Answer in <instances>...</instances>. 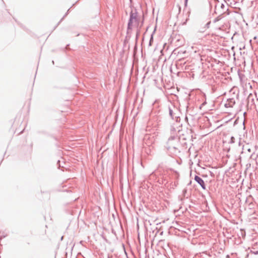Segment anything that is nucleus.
I'll list each match as a JSON object with an SVG mask.
<instances>
[{
	"instance_id": "nucleus-34",
	"label": "nucleus",
	"mask_w": 258,
	"mask_h": 258,
	"mask_svg": "<svg viewBox=\"0 0 258 258\" xmlns=\"http://www.w3.org/2000/svg\"><path fill=\"white\" fill-rule=\"evenodd\" d=\"M206 103V102H204V103L202 104V105H205Z\"/></svg>"
},
{
	"instance_id": "nucleus-2",
	"label": "nucleus",
	"mask_w": 258,
	"mask_h": 258,
	"mask_svg": "<svg viewBox=\"0 0 258 258\" xmlns=\"http://www.w3.org/2000/svg\"><path fill=\"white\" fill-rule=\"evenodd\" d=\"M135 21V22H138V12L137 11V9L136 8H134V9H132L131 12L130 14V18L128 21L127 23V31L129 30L132 29V26H133V21Z\"/></svg>"
},
{
	"instance_id": "nucleus-9",
	"label": "nucleus",
	"mask_w": 258,
	"mask_h": 258,
	"mask_svg": "<svg viewBox=\"0 0 258 258\" xmlns=\"http://www.w3.org/2000/svg\"><path fill=\"white\" fill-rule=\"evenodd\" d=\"M182 195L183 198H181L180 200L182 201L183 198L187 199L190 195V194L187 192V189L186 188H184L182 191Z\"/></svg>"
},
{
	"instance_id": "nucleus-28",
	"label": "nucleus",
	"mask_w": 258,
	"mask_h": 258,
	"mask_svg": "<svg viewBox=\"0 0 258 258\" xmlns=\"http://www.w3.org/2000/svg\"><path fill=\"white\" fill-rule=\"evenodd\" d=\"M249 206H250V208L251 209V208H252V206H253V204H249Z\"/></svg>"
},
{
	"instance_id": "nucleus-26",
	"label": "nucleus",
	"mask_w": 258,
	"mask_h": 258,
	"mask_svg": "<svg viewBox=\"0 0 258 258\" xmlns=\"http://www.w3.org/2000/svg\"><path fill=\"white\" fill-rule=\"evenodd\" d=\"M247 151L249 153L251 152V149L250 148L247 149Z\"/></svg>"
},
{
	"instance_id": "nucleus-29",
	"label": "nucleus",
	"mask_w": 258,
	"mask_h": 258,
	"mask_svg": "<svg viewBox=\"0 0 258 258\" xmlns=\"http://www.w3.org/2000/svg\"><path fill=\"white\" fill-rule=\"evenodd\" d=\"M191 183V181H190V182L187 184V185H189Z\"/></svg>"
},
{
	"instance_id": "nucleus-23",
	"label": "nucleus",
	"mask_w": 258,
	"mask_h": 258,
	"mask_svg": "<svg viewBox=\"0 0 258 258\" xmlns=\"http://www.w3.org/2000/svg\"><path fill=\"white\" fill-rule=\"evenodd\" d=\"M158 181L160 184H163V183H164V182L165 181V179H162V182H161L159 180Z\"/></svg>"
},
{
	"instance_id": "nucleus-30",
	"label": "nucleus",
	"mask_w": 258,
	"mask_h": 258,
	"mask_svg": "<svg viewBox=\"0 0 258 258\" xmlns=\"http://www.w3.org/2000/svg\"><path fill=\"white\" fill-rule=\"evenodd\" d=\"M257 39V36H254L253 37V39L256 40Z\"/></svg>"
},
{
	"instance_id": "nucleus-17",
	"label": "nucleus",
	"mask_w": 258,
	"mask_h": 258,
	"mask_svg": "<svg viewBox=\"0 0 258 258\" xmlns=\"http://www.w3.org/2000/svg\"><path fill=\"white\" fill-rule=\"evenodd\" d=\"M174 173H175V178L177 180L179 177V174L176 171H174Z\"/></svg>"
},
{
	"instance_id": "nucleus-27",
	"label": "nucleus",
	"mask_w": 258,
	"mask_h": 258,
	"mask_svg": "<svg viewBox=\"0 0 258 258\" xmlns=\"http://www.w3.org/2000/svg\"><path fill=\"white\" fill-rule=\"evenodd\" d=\"M177 184H178V181H175L174 182V185L175 186H176Z\"/></svg>"
},
{
	"instance_id": "nucleus-37",
	"label": "nucleus",
	"mask_w": 258,
	"mask_h": 258,
	"mask_svg": "<svg viewBox=\"0 0 258 258\" xmlns=\"http://www.w3.org/2000/svg\"><path fill=\"white\" fill-rule=\"evenodd\" d=\"M111 257H112V256H108V258H111Z\"/></svg>"
},
{
	"instance_id": "nucleus-5",
	"label": "nucleus",
	"mask_w": 258,
	"mask_h": 258,
	"mask_svg": "<svg viewBox=\"0 0 258 258\" xmlns=\"http://www.w3.org/2000/svg\"><path fill=\"white\" fill-rule=\"evenodd\" d=\"M179 144H176L175 146L173 147H171V149L168 151V153L171 154V155H177L180 152V151L179 149Z\"/></svg>"
},
{
	"instance_id": "nucleus-24",
	"label": "nucleus",
	"mask_w": 258,
	"mask_h": 258,
	"mask_svg": "<svg viewBox=\"0 0 258 258\" xmlns=\"http://www.w3.org/2000/svg\"><path fill=\"white\" fill-rule=\"evenodd\" d=\"M182 59H180L178 60V63H179V62H180V64H182Z\"/></svg>"
},
{
	"instance_id": "nucleus-13",
	"label": "nucleus",
	"mask_w": 258,
	"mask_h": 258,
	"mask_svg": "<svg viewBox=\"0 0 258 258\" xmlns=\"http://www.w3.org/2000/svg\"><path fill=\"white\" fill-rule=\"evenodd\" d=\"M247 100L248 101L251 100V103L253 104L254 103V98L253 95L251 93H250L248 96Z\"/></svg>"
},
{
	"instance_id": "nucleus-31",
	"label": "nucleus",
	"mask_w": 258,
	"mask_h": 258,
	"mask_svg": "<svg viewBox=\"0 0 258 258\" xmlns=\"http://www.w3.org/2000/svg\"><path fill=\"white\" fill-rule=\"evenodd\" d=\"M59 163H60V161H59V160H58V161H57V164H58V165H59V166H60V165H59Z\"/></svg>"
},
{
	"instance_id": "nucleus-3",
	"label": "nucleus",
	"mask_w": 258,
	"mask_h": 258,
	"mask_svg": "<svg viewBox=\"0 0 258 258\" xmlns=\"http://www.w3.org/2000/svg\"><path fill=\"white\" fill-rule=\"evenodd\" d=\"M179 143V138L177 136H171L168 141H167L165 148L167 149V151L171 149V147L175 146Z\"/></svg>"
},
{
	"instance_id": "nucleus-38",
	"label": "nucleus",
	"mask_w": 258,
	"mask_h": 258,
	"mask_svg": "<svg viewBox=\"0 0 258 258\" xmlns=\"http://www.w3.org/2000/svg\"><path fill=\"white\" fill-rule=\"evenodd\" d=\"M52 63H53V64H54V61H53V60H52Z\"/></svg>"
},
{
	"instance_id": "nucleus-21",
	"label": "nucleus",
	"mask_w": 258,
	"mask_h": 258,
	"mask_svg": "<svg viewBox=\"0 0 258 258\" xmlns=\"http://www.w3.org/2000/svg\"><path fill=\"white\" fill-rule=\"evenodd\" d=\"M210 23H211L210 21H209L208 23H207L205 25V28H208L209 27Z\"/></svg>"
},
{
	"instance_id": "nucleus-39",
	"label": "nucleus",
	"mask_w": 258,
	"mask_h": 258,
	"mask_svg": "<svg viewBox=\"0 0 258 258\" xmlns=\"http://www.w3.org/2000/svg\"><path fill=\"white\" fill-rule=\"evenodd\" d=\"M255 96L256 97L257 96H256V93H255Z\"/></svg>"
},
{
	"instance_id": "nucleus-35",
	"label": "nucleus",
	"mask_w": 258,
	"mask_h": 258,
	"mask_svg": "<svg viewBox=\"0 0 258 258\" xmlns=\"http://www.w3.org/2000/svg\"><path fill=\"white\" fill-rule=\"evenodd\" d=\"M237 119H236L234 121V124L236 123Z\"/></svg>"
},
{
	"instance_id": "nucleus-22",
	"label": "nucleus",
	"mask_w": 258,
	"mask_h": 258,
	"mask_svg": "<svg viewBox=\"0 0 258 258\" xmlns=\"http://www.w3.org/2000/svg\"><path fill=\"white\" fill-rule=\"evenodd\" d=\"M251 252L254 253V254H258V250L252 251L251 250Z\"/></svg>"
},
{
	"instance_id": "nucleus-36",
	"label": "nucleus",
	"mask_w": 258,
	"mask_h": 258,
	"mask_svg": "<svg viewBox=\"0 0 258 258\" xmlns=\"http://www.w3.org/2000/svg\"><path fill=\"white\" fill-rule=\"evenodd\" d=\"M255 149H256L257 148H258V146H255Z\"/></svg>"
},
{
	"instance_id": "nucleus-33",
	"label": "nucleus",
	"mask_w": 258,
	"mask_h": 258,
	"mask_svg": "<svg viewBox=\"0 0 258 258\" xmlns=\"http://www.w3.org/2000/svg\"><path fill=\"white\" fill-rule=\"evenodd\" d=\"M69 46V44H67V45L66 46V49H68V46Z\"/></svg>"
},
{
	"instance_id": "nucleus-16",
	"label": "nucleus",
	"mask_w": 258,
	"mask_h": 258,
	"mask_svg": "<svg viewBox=\"0 0 258 258\" xmlns=\"http://www.w3.org/2000/svg\"><path fill=\"white\" fill-rule=\"evenodd\" d=\"M251 163L250 162H248V163L246 164V170H248L251 167Z\"/></svg>"
},
{
	"instance_id": "nucleus-7",
	"label": "nucleus",
	"mask_w": 258,
	"mask_h": 258,
	"mask_svg": "<svg viewBox=\"0 0 258 258\" xmlns=\"http://www.w3.org/2000/svg\"><path fill=\"white\" fill-rule=\"evenodd\" d=\"M177 122H176V124L173 123L172 125L170 126V133L172 135L171 136L174 135L175 136V134L177 132H179L180 129L178 128L179 127L177 126Z\"/></svg>"
},
{
	"instance_id": "nucleus-14",
	"label": "nucleus",
	"mask_w": 258,
	"mask_h": 258,
	"mask_svg": "<svg viewBox=\"0 0 258 258\" xmlns=\"http://www.w3.org/2000/svg\"><path fill=\"white\" fill-rule=\"evenodd\" d=\"M155 32V30L152 33V34L151 35L150 39L149 40V45L151 46L152 45L153 42V34Z\"/></svg>"
},
{
	"instance_id": "nucleus-19",
	"label": "nucleus",
	"mask_w": 258,
	"mask_h": 258,
	"mask_svg": "<svg viewBox=\"0 0 258 258\" xmlns=\"http://www.w3.org/2000/svg\"><path fill=\"white\" fill-rule=\"evenodd\" d=\"M229 102H230V104L232 105V106L235 104V101L233 100V99H230Z\"/></svg>"
},
{
	"instance_id": "nucleus-11",
	"label": "nucleus",
	"mask_w": 258,
	"mask_h": 258,
	"mask_svg": "<svg viewBox=\"0 0 258 258\" xmlns=\"http://www.w3.org/2000/svg\"><path fill=\"white\" fill-rule=\"evenodd\" d=\"M223 15L224 14H219V15L214 19L213 22L216 23L221 20L224 17Z\"/></svg>"
},
{
	"instance_id": "nucleus-40",
	"label": "nucleus",
	"mask_w": 258,
	"mask_h": 258,
	"mask_svg": "<svg viewBox=\"0 0 258 258\" xmlns=\"http://www.w3.org/2000/svg\"><path fill=\"white\" fill-rule=\"evenodd\" d=\"M256 100H258V98H256Z\"/></svg>"
},
{
	"instance_id": "nucleus-15",
	"label": "nucleus",
	"mask_w": 258,
	"mask_h": 258,
	"mask_svg": "<svg viewBox=\"0 0 258 258\" xmlns=\"http://www.w3.org/2000/svg\"><path fill=\"white\" fill-rule=\"evenodd\" d=\"M235 143V138L233 136H231L230 140L229 142V144H233Z\"/></svg>"
},
{
	"instance_id": "nucleus-20",
	"label": "nucleus",
	"mask_w": 258,
	"mask_h": 258,
	"mask_svg": "<svg viewBox=\"0 0 258 258\" xmlns=\"http://www.w3.org/2000/svg\"><path fill=\"white\" fill-rule=\"evenodd\" d=\"M225 106L226 107H232V105H231V104H230V102H229L228 103H226L225 104Z\"/></svg>"
},
{
	"instance_id": "nucleus-8",
	"label": "nucleus",
	"mask_w": 258,
	"mask_h": 258,
	"mask_svg": "<svg viewBox=\"0 0 258 258\" xmlns=\"http://www.w3.org/2000/svg\"><path fill=\"white\" fill-rule=\"evenodd\" d=\"M258 157V155L255 154V152L253 151L249 157L248 162H250L251 164H253V162L255 161Z\"/></svg>"
},
{
	"instance_id": "nucleus-6",
	"label": "nucleus",
	"mask_w": 258,
	"mask_h": 258,
	"mask_svg": "<svg viewBox=\"0 0 258 258\" xmlns=\"http://www.w3.org/2000/svg\"><path fill=\"white\" fill-rule=\"evenodd\" d=\"M168 109L169 114L171 118L173 120H174L176 122H179L180 120V117L175 115V113L173 112V111L170 106L168 107Z\"/></svg>"
},
{
	"instance_id": "nucleus-12",
	"label": "nucleus",
	"mask_w": 258,
	"mask_h": 258,
	"mask_svg": "<svg viewBox=\"0 0 258 258\" xmlns=\"http://www.w3.org/2000/svg\"><path fill=\"white\" fill-rule=\"evenodd\" d=\"M70 9H71V8L66 13V14H64L63 17L61 19V20L58 22V23L56 24V25L55 26L54 28H56L59 25V24L61 23V22L62 21V20L64 19V18L66 17L68 15V14H69V12Z\"/></svg>"
},
{
	"instance_id": "nucleus-4",
	"label": "nucleus",
	"mask_w": 258,
	"mask_h": 258,
	"mask_svg": "<svg viewBox=\"0 0 258 258\" xmlns=\"http://www.w3.org/2000/svg\"><path fill=\"white\" fill-rule=\"evenodd\" d=\"M194 180L201 186L203 189H207L205 181L201 177L196 175L194 177Z\"/></svg>"
},
{
	"instance_id": "nucleus-25",
	"label": "nucleus",
	"mask_w": 258,
	"mask_h": 258,
	"mask_svg": "<svg viewBox=\"0 0 258 258\" xmlns=\"http://www.w3.org/2000/svg\"><path fill=\"white\" fill-rule=\"evenodd\" d=\"M177 7H178V9H179V13H180V11H181V7H180V6L179 5H177Z\"/></svg>"
},
{
	"instance_id": "nucleus-32",
	"label": "nucleus",
	"mask_w": 258,
	"mask_h": 258,
	"mask_svg": "<svg viewBox=\"0 0 258 258\" xmlns=\"http://www.w3.org/2000/svg\"><path fill=\"white\" fill-rule=\"evenodd\" d=\"M63 238V236H62L61 237L60 240H62Z\"/></svg>"
},
{
	"instance_id": "nucleus-1",
	"label": "nucleus",
	"mask_w": 258,
	"mask_h": 258,
	"mask_svg": "<svg viewBox=\"0 0 258 258\" xmlns=\"http://www.w3.org/2000/svg\"><path fill=\"white\" fill-rule=\"evenodd\" d=\"M226 2L225 0H212L210 2L211 7L214 6L215 8L214 14L229 15L228 8L225 5Z\"/></svg>"
},
{
	"instance_id": "nucleus-10",
	"label": "nucleus",
	"mask_w": 258,
	"mask_h": 258,
	"mask_svg": "<svg viewBox=\"0 0 258 258\" xmlns=\"http://www.w3.org/2000/svg\"><path fill=\"white\" fill-rule=\"evenodd\" d=\"M188 1V0H184V9H183V12L187 11V13L188 14V17H189V14H190V11H189V9H187Z\"/></svg>"
},
{
	"instance_id": "nucleus-18",
	"label": "nucleus",
	"mask_w": 258,
	"mask_h": 258,
	"mask_svg": "<svg viewBox=\"0 0 258 258\" xmlns=\"http://www.w3.org/2000/svg\"><path fill=\"white\" fill-rule=\"evenodd\" d=\"M140 30H137V32H136V39H138V38L140 36Z\"/></svg>"
}]
</instances>
